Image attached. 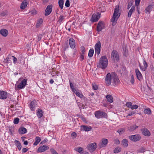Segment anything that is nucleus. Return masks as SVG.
Segmentation results:
<instances>
[{
	"instance_id": "nucleus-11",
	"label": "nucleus",
	"mask_w": 154,
	"mask_h": 154,
	"mask_svg": "<svg viewBox=\"0 0 154 154\" xmlns=\"http://www.w3.org/2000/svg\"><path fill=\"white\" fill-rule=\"evenodd\" d=\"M49 148V147L46 145L41 146L38 148L37 152L38 153L43 152L48 149Z\"/></svg>"
},
{
	"instance_id": "nucleus-12",
	"label": "nucleus",
	"mask_w": 154,
	"mask_h": 154,
	"mask_svg": "<svg viewBox=\"0 0 154 154\" xmlns=\"http://www.w3.org/2000/svg\"><path fill=\"white\" fill-rule=\"evenodd\" d=\"M139 64L140 68L141 70L143 71H145L146 70L148 66L147 63L146 62L145 60H143V64L144 66H141L139 62Z\"/></svg>"
},
{
	"instance_id": "nucleus-63",
	"label": "nucleus",
	"mask_w": 154,
	"mask_h": 154,
	"mask_svg": "<svg viewBox=\"0 0 154 154\" xmlns=\"http://www.w3.org/2000/svg\"><path fill=\"white\" fill-rule=\"evenodd\" d=\"M12 57H14V59L13 60V62H14V63H16V62L17 61V58L16 57H14V56H12Z\"/></svg>"
},
{
	"instance_id": "nucleus-27",
	"label": "nucleus",
	"mask_w": 154,
	"mask_h": 154,
	"mask_svg": "<svg viewBox=\"0 0 154 154\" xmlns=\"http://www.w3.org/2000/svg\"><path fill=\"white\" fill-rule=\"evenodd\" d=\"M138 126L135 125H133L128 128V130L130 131H133L138 128Z\"/></svg>"
},
{
	"instance_id": "nucleus-45",
	"label": "nucleus",
	"mask_w": 154,
	"mask_h": 154,
	"mask_svg": "<svg viewBox=\"0 0 154 154\" xmlns=\"http://www.w3.org/2000/svg\"><path fill=\"white\" fill-rule=\"evenodd\" d=\"M126 105L127 107L131 109L132 106V103L131 102H128L126 103Z\"/></svg>"
},
{
	"instance_id": "nucleus-32",
	"label": "nucleus",
	"mask_w": 154,
	"mask_h": 154,
	"mask_svg": "<svg viewBox=\"0 0 154 154\" xmlns=\"http://www.w3.org/2000/svg\"><path fill=\"white\" fill-rule=\"evenodd\" d=\"M41 141V139L40 137H36L35 138V141L33 145L35 146L37 145Z\"/></svg>"
},
{
	"instance_id": "nucleus-28",
	"label": "nucleus",
	"mask_w": 154,
	"mask_h": 154,
	"mask_svg": "<svg viewBox=\"0 0 154 154\" xmlns=\"http://www.w3.org/2000/svg\"><path fill=\"white\" fill-rule=\"evenodd\" d=\"M37 116L39 119L41 118L42 116V111L41 109H38L37 111Z\"/></svg>"
},
{
	"instance_id": "nucleus-46",
	"label": "nucleus",
	"mask_w": 154,
	"mask_h": 154,
	"mask_svg": "<svg viewBox=\"0 0 154 154\" xmlns=\"http://www.w3.org/2000/svg\"><path fill=\"white\" fill-rule=\"evenodd\" d=\"M9 133L10 134L12 135L13 134V132L14 131V128L12 127H10L9 128Z\"/></svg>"
},
{
	"instance_id": "nucleus-13",
	"label": "nucleus",
	"mask_w": 154,
	"mask_h": 154,
	"mask_svg": "<svg viewBox=\"0 0 154 154\" xmlns=\"http://www.w3.org/2000/svg\"><path fill=\"white\" fill-rule=\"evenodd\" d=\"M27 79H24L17 85V87L18 88L20 89L23 88L25 87Z\"/></svg>"
},
{
	"instance_id": "nucleus-61",
	"label": "nucleus",
	"mask_w": 154,
	"mask_h": 154,
	"mask_svg": "<svg viewBox=\"0 0 154 154\" xmlns=\"http://www.w3.org/2000/svg\"><path fill=\"white\" fill-rule=\"evenodd\" d=\"M27 149L25 148H23L22 150V152L24 153L26 152L27 151Z\"/></svg>"
},
{
	"instance_id": "nucleus-33",
	"label": "nucleus",
	"mask_w": 154,
	"mask_h": 154,
	"mask_svg": "<svg viewBox=\"0 0 154 154\" xmlns=\"http://www.w3.org/2000/svg\"><path fill=\"white\" fill-rule=\"evenodd\" d=\"M128 141L126 139H124L122 141V144L125 147H127L128 146Z\"/></svg>"
},
{
	"instance_id": "nucleus-37",
	"label": "nucleus",
	"mask_w": 154,
	"mask_h": 154,
	"mask_svg": "<svg viewBox=\"0 0 154 154\" xmlns=\"http://www.w3.org/2000/svg\"><path fill=\"white\" fill-rule=\"evenodd\" d=\"M27 4L26 2H23L21 5L20 8L22 9H24L27 6Z\"/></svg>"
},
{
	"instance_id": "nucleus-48",
	"label": "nucleus",
	"mask_w": 154,
	"mask_h": 154,
	"mask_svg": "<svg viewBox=\"0 0 154 154\" xmlns=\"http://www.w3.org/2000/svg\"><path fill=\"white\" fill-rule=\"evenodd\" d=\"M65 6L69 7L70 6V3L69 0H66L65 3Z\"/></svg>"
},
{
	"instance_id": "nucleus-42",
	"label": "nucleus",
	"mask_w": 154,
	"mask_h": 154,
	"mask_svg": "<svg viewBox=\"0 0 154 154\" xmlns=\"http://www.w3.org/2000/svg\"><path fill=\"white\" fill-rule=\"evenodd\" d=\"M75 94L77 96L79 97L80 98H82L84 96L82 93L79 92H76Z\"/></svg>"
},
{
	"instance_id": "nucleus-24",
	"label": "nucleus",
	"mask_w": 154,
	"mask_h": 154,
	"mask_svg": "<svg viewBox=\"0 0 154 154\" xmlns=\"http://www.w3.org/2000/svg\"><path fill=\"white\" fill-rule=\"evenodd\" d=\"M27 132V129L24 127H20L18 130L19 133L20 134H23L26 133Z\"/></svg>"
},
{
	"instance_id": "nucleus-55",
	"label": "nucleus",
	"mask_w": 154,
	"mask_h": 154,
	"mask_svg": "<svg viewBox=\"0 0 154 154\" xmlns=\"http://www.w3.org/2000/svg\"><path fill=\"white\" fill-rule=\"evenodd\" d=\"M115 143L116 144H119L120 143V141L118 139H116L114 140Z\"/></svg>"
},
{
	"instance_id": "nucleus-50",
	"label": "nucleus",
	"mask_w": 154,
	"mask_h": 154,
	"mask_svg": "<svg viewBox=\"0 0 154 154\" xmlns=\"http://www.w3.org/2000/svg\"><path fill=\"white\" fill-rule=\"evenodd\" d=\"M140 0H135V5L136 6H138L140 3Z\"/></svg>"
},
{
	"instance_id": "nucleus-25",
	"label": "nucleus",
	"mask_w": 154,
	"mask_h": 154,
	"mask_svg": "<svg viewBox=\"0 0 154 154\" xmlns=\"http://www.w3.org/2000/svg\"><path fill=\"white\" fill-rule=\"evenodd\" d=\"M105 97L107 100V101L109 102L112 103L113 102V98L111 95L110 94L107 95Z\"/></svg>"
},
{
	"instance_id": "nucleus-18",
	"label": "nucleus",
	"mask_w": 154,
	"mask_h": 154,
	"mask_svg": "<svg viewBox=\"0 0 154 154\" xmlns=\"http://www.w3.org/2000/svg\"><path fill=\"white\" fill-rule=\"evenodd\" d=\"M8 96L7 92L4 91H0V99H5Z\"/></svg>"
},
{
	"instance_id": "nucleus-5",
	"label": "nucleus",
	"mask_w": 154,
	"mask_h": 154,
	"mask_svg": "<svg viewBox=\"0 0 154 154\" xmlns=\"http://www.w3.org/2000/svg\"><path fill=\"white\" fill-rule=\"evenodd\" d=\"M128 137L131 141L133 142L138 141L141 139V136L139 134L129 136Z\"/></svg>"
},
{
	"instance_id": "nucleus-60",
	"label": "nucleus",
	"mask_w": 154,
	"mask_h": 154,
	"mask_svg": "<svg viewBox=\"0 0 154 154\" xmlns=\"http://www.w3.org/2000/svg\"><path fill=\"white\" fill-rule=\"evenodd\" d=\"M85 54H82L80 56V58L81 59V60H82L84 59Z\"/></svg>"
},
{
	"instance_id": "nucleus-53",
	"label": "nucleus",
	"mask_w": 154,
	"mask_h": 154,
	"mask_svg": "<svg viewBox=\"0 0 154 154\" xmlns=\"http://www.w3.org/2000/svg\"><path fill=\"white\" fill-rule=\"evenodd\" d=\"M81 50L82 54H85V47L83 46L81 47Z\"/></svg>"
},
{
	"instance_id": "nucleus-62",
	"label": "nucleus",
	"mask_w": 154,
	"mask_h": 154,
	"mask_svg": "<svg viewBox=\"0 0 154 154\" xmlns=\"http://www.w3.org/2000/svg\"><path fill=\"white\" fill-rule=\"evenodd\" d=\"M48 141L47 139H45L43 140L40 143V144H44L46 142Z\"/></svg>"
},
{
	"instance_id": "nucleus-43",
	"label": "nucleus",
	"mask_w": 154,
	"mask_h": 154,
	"mask_svg": "<svg viewBox=\"0 0 154 154\" xmlns=\"http://www.w3.org/2000/svg\"><path fill=\"white\" fill-rule=\"evenodd\" d=\"M138 152L140 153H143L145 151V149L143 147H141L138 150Z\"/></svg>"
},
{
	"instance_id": "nucleus-21",
	"label": "nucleus",
	"mask_w": 154,
	"mask_h": 154,
	"mask_svg": "<svg viewBox=\"0 0 154 154\" xmlns=\"http://www.w3.org/2000/svg\"><path fill=\"white\" fill-rule=\"evenodd\" d=\"M112 79L113 80V82L115 85L119 83L120 81L117 77L116 74L114 73V75L112 76Z\"/></svg>"
},
{
	"instance_id": "nucleus-44",
	"label": "nucleus",
	"mask_w": 154,
	"mask_h": 154,
	"mask_svg": "<svg viewBox=\"0 0 154 154\" xmlns=\"http://www.w3.org/2000/svg\"><path fill=\"white\" fill-rule=\"evenodd\" d=\"M20 119L19 118H17L14 119V123L15 124H17L19 122Z\"/></svg>"
},
{
	"instance_id": "nucleus-10",
	"label": "nucleus",
	"mask_w": 154,
	"mask_h": 154,
	"mask_svg": "<svg viewBox=\"0 0 154 154\" xmlns=\"http://www.w3.org/2000/svg\"><path fill=\"white\" fill-rule=\"evenodd\" d=\"M112 78V77L111 74L109 73H108L105 79V83L107 86H109L111 85Z\"/></svg>"
},
{
	"instance_id": "nucleus-31",
	"label": "nucleus",
	"mask_w": 154,
	"mask_h": 154,
	"mask_svg": "<svg viewBox=\"0 0 154 154\" xmlns=\"http://www.w3.org/2000/svg\"><path fill=\"white\" fill-rule=\"evenodd\" d=\"M43 22V20L42 18L39 19L37 21L36 26V28H38L41 25L42 23Z\"/></svg>"
},
{
	"instance_id": "nucleus-7",
	"label": "nucleus",
	"mask_w": 154,
	"mask_h": 154,
	"mask_svg": "<svg viewBox=\"0 0 154 154\" xmlns=\"http://www.w3.org/2000/svg\"><path fill=\"white\" fill-rule=\"evenodd\" d=\"M97 147V143L95 142L89 144L87 146V148L90 152H93L95 151Z\"/></svg>"
},
{
	"instance_id": "nucleus-4",
	"label": "nucleus",
	"mask_w": 154,
	"mask_h": 154,
	"mask_svg": "<svg viewBox=\"0 0 154 154\" xmlns=\"http://www.w3.org/2000/svg\"><path fill=\"white\" fill-rule=\"evenodd\" d=\"M95 117L97 119L106 118L107 117V113L104 112L97 111L94 112Z\"/></svg>"
},
{
	"instance_id": "nucleus-34",
	"label": "nucleus",
	"mask_w": 154,
	"mask_h": 154,
	"mask_svg": "<svg viewBox=\"0 0 154 154\" xmlns=\"http://www.w3.org/2000/svg\"><path fill=\"white\" fill-rule=\"evenodd\" d=\"M59 6L60 8L62 9L63 7V5L64 4L63 0H59L58 1Z\"/></svg>"
},
{
	"instance_id": "nucleus-49",
	"label": "nucleus",
	"mask_w": 154,
	"mask_h": 154,
	"mask_svg": "<svg viewBox=\"0 0 154 154\" xmlns=\"http://www.w3.org/2000/svg\"><path fill=\"white\" fill-rule=\"evenodd\" d=\"M133 2H130L128 5L127 9H129L132 6Z\"/></svg>"
},
{
	"instance_id": "nucleus-6",
	"label": "nucleus",
	"mask_w": 154,
	"mask_h": 154,
	"mask_svg": "<svg viewBox=\"0 0 154 154\" xmlns=\"http://www.w3.org/2000/svg\"><path fill=\"white\" fill-rule=\"evenodd\" d=\"M108 142V140L106 138H103L101 142L98 144V146L99 148H101L105 147L107 145Z\"/></svg>"
},
{
	"instance_id": "nucleus-40",
	"label": "nucleus",
	"mask_w": 154,
	"mask_h": 154,
	"mask_svg": "<svg viewBox=\"0 0 154 154\" xmlns=\"http://www.w3.org/2000/svg\"><path fill=\"white\" fill-rule=\"evenodd\" d=\"M121 148L120 147H116V148L114 150V152L115 153H118L121 151Z\"/></svg>"
},
{
	"instance_id": "nucleus-41",
	"label": "nucleus",
	"mask_w": 154,
	"mask_h": 154,
	"mask_svg": "<svg viewBox=\"0 0 154 154\" xmlns=\"http://www.w3.org/2000/svg\"><path fill=\"white\" fill-rule=\"evenodd\" d=\"M125 129L124 128H122L119 129L117 132H118L119 134H121L124 133L125 132Z\"/></svg>"
},
{
	"instance_id": "nucleus-39",
	"label": "nucleus",
	"mask_w": 154,
	"mask_h": 154,
	"mask_svg": "<svg viewBox=\"0 0 154 154\" xmlns=\"http://www.w3.org/2000/svg\"><path fill=\"white\" fill-rule=\"evenodd\" d=\"M123 51H124L123 53L124 56L126 57L128 55V50L126 49L125 48H123Z\"/></svg>"
},
{
	"instance_id": "nucleus-26",
	"label": "nucleus",
	"mask_w": 154,
	"mask_h": 154,
	"mask_svg": "<svg viewBox=\"0 0 154 154\" xmlns=\"http://www.w3.org/2000/svg\"><path fill=\"white\" fill-rule=\"evenodd\" d=\"M135 9V7L134 6H132L128 12V17H131L133 12L134 11Z\"/></svg>"
},
{
	"instance_id": "nucleus-2",
	"label": "nucleus",
	"mask_w": 154,
	"mask_h": 154,
	"mask_svg": "<svg viewBox=\"0 0 154 154\" xmlns=\"http://www.w3.org/2000/svg\"><path fill=\"white\" fill-rule=\"evenodd\" d=\"M119 5H117L115 7L112 17L111 19V21L113 23L116 22L120 16V13H119Z\"/></svg>"
},
{
	"instance_id": "nucleus-52",
	"label": "nucleus",
	"mask_w": 154,
	"mask_h": 154,
	"mask_svg": "<svg viewBox=\"0 0 154 154\" xmlns=\"http://www.w3.org/2000/svg\"><path fill=\"white\" fill-rule=\"evenodd\" d=\"M92 87L93 89L94 90H97L98 88V86L96 85H93Z\"/></svg>"
},
{
	"instance_id": "nucleus-64",
	"label": "nucleus",
	"mask_w": 154,
	"mask_h": 154,
	"mask_svg": "<svg viewBox=\"0 0 154 154\" xmlns=\"http://www.w3.org/2000/svg\"><path fill=\"white\" fill-rule=\"evenodd\" d=\"M137 8H136V9H137V12L138 13V14H140V8H139V7L138 6H137Z\"/></svg>"
},
{
	"instance_id": "nucleus-36",
	"label": "nucleus",
	"mask_w": 154,
	"mask_h": 154,
	"mask_svg": "<svg viewBox=\"0 0 154 154\" xmlns=\"http://www.w3.org/2000/svg\"><path fill=\"white\" fill-rule=\"evenodd\" d=\"M75 150L80 154L82 153L84 150L81 147H78L77 149H75Z\"/></svg>"
},
{
	"instance_id": "nucleus-56",
	"label": "nucleus",
	"mask_w": 154,
	"mask_h": 154,
	"mask_svg": "<svg viewBox=\"0 0 154 154\" xmlns=\"http://www.w3.org/2000/svg\"><path fill=\"white\" fill-rule=\"evenodd\" d=\"M69 84H70V88H71L72 90V91L73 90H74V89H75V88L74 87V86H73V85L72 84V83L71 82H70V81H69Z\"/></svg>"
},
{
	"instance_id": "nucleus-59",
	"label": "nucleus",
	"mask_w": 154,
	"mask_h": 154,
	"mask_svg": "<svg viewBox=\"0 0 154 154\" xmlns=\"http://www.w3.org/2000/svg\"><path fill=\"white\" fill-rule=\"evenodd\" d=\"M71 136L72 137H76L77 136V134L76 133L73 132L72 133Z\"/></svg>"
},
{
	"instance_id": "nucleus-29",
	"label": "nucleus",
	"mask_w": 154,
	"mask_h": 154,
	"mask_svg": "<svg viewBox=\"0 0 154 154\" xmlns=\"http://www.w3.org/2000/svg\"><path fill=\"white\" fill-rule=\"evenodd\" d=\"M14 143L17 146L18 149L19 150H20L22 147L21 144L20 143L19 141L16 140H15Z\"/></svg>"
},
{
	"instance_id": "nucleus-58",
	"label": "nucleus",
	"mask_w": 154,
	"mask_h": 154,
	"mask_svg": "<svg viewBox=\"0 0 154 154\" xmlns=\"http://www.w3.org/2000/svg\"><path fill=\"white\" fill-rule=\"evenodd\" d=\"M138 106L136 105H134L133 106L132 105V106L131 107V109H137L138 108Z\"/></svg>"
},
{
	"instance_id": "nucleus-3",
	"label": "nucleus",
	"mask_w": 154,
	"mask_h": 154,
	"mask_svg": "<svg viewBox=\"0 0 154 154\" xmlns=\"http://www.w3.org/2000/svg\"><path fill=\"white\" fill-rule=\"evenodd\" d=\"M112 60L114 62H118L119 60V54L118 51L115 50H113L111 54Z\"/></svg>"
},
{
	"instance_id": "nucleus-47",
	"label": "nucleus",
	"mask_w": 154,
	"mask_h": 154,
	"mask_svg": "<svg viewBox=\"0 0 154 154\" xmlns=\"http://www.w3.org/2000/svg\"><path fill=\"white\" fill-rule=\"evenodd\" d=\"M50 150L52 154H58L57 152L53 148H51Z\"/></svg>"
},
{
	"instance_id": "nucleus-16",
	"label": "nucleus",
	"mask_w": 154,
	"mask_h": 154,
	"mask_svg": "<svg viewBox=\"0 0 154 154\" xmlns=\"http://www.w3.org/2000/svg\"><path fill=\"white\" fill-rule=\"evenodd\" d=\"M136 76L137 79L140 81L143 79V76L140 72L138 69H135Z\"/></svg>"
},
{
	"instance_id": "nucleus-54",
	"label": "nucleus",
	"mask_w": 154,
	"mask_h": 154,
	"mask_svg": "<svg viewBox=\"0 0 154 154\" xmlns=\"http://www.w3.org/2000/svg\"><path fill=\"white\" fill-rule=\"evenodd\" d=\"M135 112L134 111H132L131 113H129V114L126 116V117H128L129 116H131L133 115L135 113Z\"/></svg>"
},
{
	"instance_id": "nucleus-19",
	"label": "nucleus",
	"mask_w": 154,
	"mask_h": 154,
	"mask_svg": "<svg viewBox=\"0 0 154 154\" xmlns=\"http://www.w3.org/2000/svg\"><path fill=\"white\" fill-rule=\"evenodd\" d=\"M69 44L70 48L72 49H74L75 46V41L72 38H70L69 39Z\"/></svg>"
},
{
	"instance_id": "nucleus-38",
	"label": "nucleus",
	"mask_w": 154,
	"mask_h": 154,
	"mask_svg": "<svg viewBox=\"0 0 154 154\" xmlns=\"http://www.w3.org/2000/svg\"><path fill=\"white\" fill-rule=\"evenodd\" d=\"M144 113L150 115L151 114V111L149 108H147L144 110Z\"/></svg>"
},
{
	"instance_id": "nucleus-57",
	"label": "nucleus",
	"mask_w": 154,
	"mask_h": 154,
	"mask_svg": "<svg viewBox=\"0 0 154 154\" xmlns=\"http://www.w3.org/2000/svg\"><path fill=\"white\" fill-rule=\"evenodd\" d=\"M64 19V17L63 16H60L59 17V21L62 22Z\"/></svg>"
},
{
	"instance_id": "nucleus-9",
	"label": "nucleus",
	"mask_w": 154,
	"mask_h": 154,
	"mask_svg": "<svg viewBox=\"0 0 154 154\" xmlns=\"http://www.w3.org/2000/svg\"><path fill=\"white\" fill-rule=\"evenodd\" d=\"M101 47V44L100 42L98 41L95 44V52L97 55H99L100 54Z\"/></svg>"
},
{
	"instance_id": "nucleus-17",
	"label": "nucleus",
	"mask_w": 154,
	"mask_h": 154,
	"mask_svg": "<svg viewBox=\"0 0 154 154\" xmlns=\"http://www.w3.org/2000/svg\"><path fill=\"white\" fill-rule=\"evenodd\" d=\"M142 134L146 136H149L151 133L146 128H144L141 130Z\"/></svg>"
},
{
	"instance_id": "nucleus-8",
	"label": "nucleus",
	"mask_w": 154,
	"mask_h": 154,
	"mask_svg": "<svg viewBox=\"0 0 154 154\" xmlns=\"http://www.w3.org/2000/svg\"><path fill=\"white\" fill-rule=\"evenodd\" d=\"M52 8L53 5L51 4L47 6L45 12V16H48L51 13L52 11Z\"/></svg>"
},
{
	"instance_id": "nucleus-14",
	"label": "nucleus",
	"mask_w": 154,
	"mask_h": 154,
	"mask_svg": "<svg viewBox=\"0 0 154 154\" xmlns=\"http://www.w3.org/2000/svg\"><path fill=\"white\" fill-rule=\"evenodd\" d=\"M104 28V26L103 22L102 21H99L97 26V31L100 32L102 30V29Z\"/></svg>"
},
{
	"instance_id": "nucleus-23",
	"label": "nucleus",
	"mask_w": 154,
	"mask_h": 154,
	"mask_svg": "<svg viewBox=\"0 0 154 154\" xmlns=\"http://www.w3.org/2000/svg\"><path fill=\"white\" fill-rule=\"evenodd\" d=\"M82 130L85 131H88L91 130L92 128L90 126H88L85 125H81Z\"/></svg>"
},
{
	"instance_id": "nucleus-22",
	"label": "nucleus",
	"mask_w": 154,
	"mask_h": 154,
	"mask_svg": "<svg viewBox=\"0 0 154 154\" xmlns=\"http://www.w3.org/2000/svg\"><path fill=\"white\" fill-rule=\"evenodd\" d=\"M0 33L3 36L6 37L8 34V31L5 29H2L0 31Z\"/></svg>"
},
{
	"instance_id": "nucleus-1",
	"label": "nucleus",
	"mask_w": 154,
	"mask_h": 154,
	"mask_svg": "<svg viewBox=\"0 0 154 154\" xmlns=\"http://www.w3.org/2000/svg\"><path fill=\"white\" fill-rule=\"evenodd\" d=\"M100 63L97 65L98 67L101 68L102 69H105L107 66L108 61L106 56L101 57L100 59Z\"/></svg>"
},
{
	"instance_id": "nucleus-30",
	"label": "nucleus",
	"mask_w": 154,
	"mask_h": 154,
	"mask_svg": "<svg viewBox=\"0 0 154 154\" xmlns=\"http://www.w3.org/2000/svg\"><path fill=\"white\" fill-rule=\"evenodd\" d=\"M152 5H149L146 8V13L147 14L148 12L150 13V12L152 11Z\"/></svg>"
},
{
	"instance_id": "nucleus-51",
	"label": "nucleus",
	"mask_w": 154,
	"mask_h": 154,
	"mask_svg": "<svg viewBox=\"0 0 154 154\" xmlns=\"http://www.w3.org/2000/svg\"><path fill=\"white\" fill-rule=\"evenodd\" d=\"M134 76L133 75H131V79L130 80V82L131 83L134 84Z\"/></svg>"
},
{
	"instance_id": "nucleus-15",
	"label": "nucleus",
	"mask_w": 154,
	"mask_h": 154,
	"mask_svg": "<svg viewBox=\"0 0 154 154\" xmlns=\"http://www.w3.org/2000/svg\"><path fill=\"white\" fill-rule=\"evenodd\" d=\"M100 14L99 13H97V14H93L91 18V21L93 23L97 21L100 18Z\"/></svg>"
},
{
	"instance_id": "nucleus-20",
	"label": "nucleus",
	"mask_w": 154,
	"mask_h": 154,
	"mask_svg": "<svg viewBox=\"0 0 154 154\" xmlns=\"http://www.w3.org/2000/svg\"><path fill=\"white\" fill-rule=\"evenodd\" d=\"M37 105V103L35 100H34L32 101L29 105V107L32 110H34L35 108Z\"/></svg>"
},
{
	"instance_id": "nucleus-35",
	"label": "nucleus",
	"mask_w": 154,
	"mask_h": 154,
	"mask_svg": "<svg viewBox=\"0 0 154 154\" xmlns=\"http://www.w3.org/2000/svg\"><path fill=\"white\" fill-rule=\"evenodd\" d=\"M94 53V50L93 49H91L89 51L88 56L90 58L92 57Z\"/></svg>"
}]
</instances>
